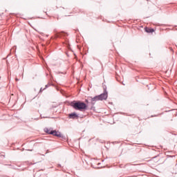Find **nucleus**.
Segmentation results:
<instances>
[{
	"instance_id": "39448f33",
	"label": "nucleus",
	"mask_w": 177,
	"mask_h": 177,
	"mask_svg": "<svg viewBox=\"0 0 177 177\" xmlns=\"http://www.w3.org/2000/svg\"><path fill=\"white\" fill-rule=\"evenodd\" d=\"M145 32H148V33L154 32V29L151 28H145Z\"/></svg>"
},
{
	"instance_id": "423d86ee",
	"label": "nucleus",
	"mask_w": 177,
	"mask_h": 177,
	"mask_svg": "<svg viewBox=\"0 0 177 177\" xmlns=\"http://www.w3.org/2000/svg\"><path fill=\"white\" fill-rule=\"evenodd\" d=\"M53 130H51L50 129H48V128H46L44 129V131L46 133H48L49 135H52V131Z\"/></svg>"
},
{
	"instance_id": "20e7f679",
	"label": "nucleus",
	"mask_w": 177,
	"mask_h": 177,
	"mask_svg": "<svg viewBox=\"0 0 177 177\" xmlns=\"http://www.w3.org/2000/svg\"><path fill=\"white\" fill-rule=\"evenodd\" d=\"M69 118L74 120L75 118H78V115H77V113H71V114H69Z\"/></svg>"
},
{
	"instance_id": "f03ea898",
	"label": "nucleus",
	"mask_w": 177,
	"mask_h": 177,
	"mask_svg": "<svg viewBox=\"0 0 177 177\" xmlns=\"http://www.w3.org/2000/svg\"><path fill=\"white\" fill-rule=\"evenodd\" d=\"M107 99V93H102L100 95H97L94 97H91V103L95 104L98 100H106Z\"/></svg>"
},
{
	"instance_id": "7ed1b4c3",
	"label": "nucleus",
	"mask_w": 177,
	"mask_h": 177,
	"mask_svg": "<svg viewBox=\"0 0 177 177\" xmlns=\"http://www.w3.org/2000/svg\"><path fill=\"white\" fill-rule=\"evenodd\" d=\"M51 135H53V136H57V138H62V133L56 130H53Z\"/></svg>"
},
{
	"instance_id": "f257e3e1",
	"label": "nucleus",
	"mask_w": 177,
	"mask_h": 177,
	"mask_svg": "<svg viewBox=\"0 0 177 177\" xmlns=\"http://www.w3.org/2000/svg\"><path fill=\"white\" fill-rule=\"evenodd\" d=\"M70 105L73 107L75 110H79V111H85L86 109H88V106L84 102L81 101H73L71 102Z\"/></svg>"
}]
</instances>
